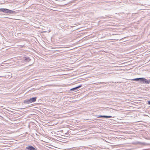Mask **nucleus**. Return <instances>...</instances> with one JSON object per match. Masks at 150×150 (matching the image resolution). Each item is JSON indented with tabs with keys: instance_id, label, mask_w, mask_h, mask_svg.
<instances>
[{
	"instance_id": "nucleus-1",
	"label": "nucleus",
	"mask_w": 150,
	"mask_h": 150,
	"mask_svg": "<svg viewBox=\"0 0 150 150\" xmlns=\"http://www.w3.org/2000/svg\"><path fill=\"white\" fill-rule=\"evenodd\" d=\"M137 81H142L146 84H149L150 83V80H147L146 79L143 78H139L134 79L132 80Z\"/></svg>"
},
{
	"instance_id": "nucleus-2",
	"label": "nucleus",
	"mask_w": 150,
	"mask_h": 150,
	"mask_svg": "<svg viewBox=\"0 0 150 150\" xmlns=\"http://www.w3.org/2000/svg\"><path fill=\"white\" fill-rule=\"evenodd\" d=\"M82 86V85H81L79 86L76 87L71 89L70 90L72 91L75 92L77 91V90Z\"/></svg>"
},
{
	"instance_id": "nucleus-3",
	"label": "nucleus",
	"mask_w": 150,
	"mask_h": 150,
	"mask_svg": "<svg viewBox=\"0 0 150 150\" xmlns=\"http://www.w3.org/2000/svg\"><path fill=\"white\" fill-rule=\"evenodd\" d=\"M5 13H7L13 14L16 13V12L14 11L11 10L6 9Z\"/></svg>"
},
{
	"instance_id": "nucleus-4",
	"label": "nucleus",
	"mask_w": 150,
	"mask_h": 150,
	"mask_svg": "<svg viewBox=\"0 0 150 150\" xmlns=\"http://www.w3.org/2000/svg\"><path fill=\"white\" fill-rule=\"evenodd\" d=\"M28 150H36V149L31 146H29L26 147Z\"/></svg>"
},
{
	"instance_id": "nucleus-5",
	"label": "nucleus",
	"mask_w": 150,
	"mask_h": 150,
	"mask_svg": "<svg viewBox=\"0 0 150 150\" xmlns=\"http://www.w3.org/2000/svg\"><path fill=\"white\" fill-rule=\"evenodd\" d=\"M37 97H33L30 99V100L31 103L34 102L36 101Z\"/></svg>"
},
{
	"instance_id": "nucleus-6",
	"label": "nucleus",
	"mask_w": 150,
	"mask_h": 150,
	"mask_svg": "<svg viewBox=\"0 0 150 150\" xmlns=\"http://www.w3.org/2000/svg\"><path fill=\"white\" fill-rule=\"evenodd\" d=\"M23 103L25 104H29L31 103L30 99L24 100Z\"/></svg>"
},
{
	"instance_id": "nucleus-7",
	"label": "nucleus",
	"mask_w": 150,
	"mask_h": 150,
	"mask_svg": "<svg viewBox=\"0 0 150 150\" xmlns=\"http://www.w3.org/2000/svg\"><path fill=\"white\" fill-rule=\"evenodd\" d=\"M6 8H0V11L4 13H5Z\"/></svg>"
},
{
	"instance_id": "nucleus-8",
	"label": "nucleus",
	"mask_w": 150,
	"mask_h": 150,
	"mask_svg": "<svg viewBox=\"0 0 150 150\" xmlns=\"http://www.w3.org/2000/svg\"><path fill=\"white\" fill-rule=\"evenodd\" d=\"M24 60L25 61L29 62L31 60V59L28 57H25Z\"/></svg>"
},
{
	"instance_id": "nucleus-9",
	"label": "nucleus",
	"mask_w": 150,
	"mask_h": 150,
	"mask_svg": "<svg viewBox=\"0 0 150 150\" xmlns=\"http://www.w3.org/2000/svg\"><path fill=\"white\" fill-rule=\"evenodd\" d=\"M112 117L111 116H106L105 115L104 117L106 118H110Z\"/></svg>"
},
{
	"instance_id": "nucleus-10",
	"label": "nucleus",
	"mask_w": 150,
	"mask_h": 150,
	"mask_svg": "<svg viewBox=\"0 0 150 150\" xmlns=\"http://www.w3.org/2000/svg\"><path fill=\"white\" fill-rule=\"evenodd\" d=\"M98 116V118L102 117H104L105 115H98V116Z\"/></svg>"
},
{
	"instance_id": "nucleus-11",
	"label": "nucleus",
	"mask_w": 150,
	"mask_h": 150,
	"mask_svg": "<svg viewBox=\"0 0 150 150\" xmlns=\"http://www.w3.org/2000/svg\"><path fill=\"white\" fill-rule=\"evenodd\" d=\"M148 103L149 105H150V101H148Z\"/></svg>"
},
{
	"instance_id": "nucleus-12",
	"label": "nucleus",
	"mask_w": 150,
	"mask_h": 150,
	"mask_svg": "<svg viewBox=\"0 0 150 150\" xmlns=\"http://www.w3.org/2000/svg\"><path fill=\"white\" fill-rule=\"evenodd\" d=\"M118 66H114V67H118Z\"/></svg>"
}]
</instances>
